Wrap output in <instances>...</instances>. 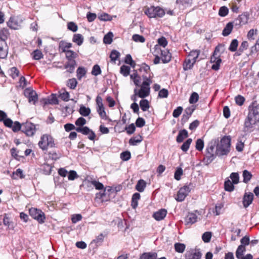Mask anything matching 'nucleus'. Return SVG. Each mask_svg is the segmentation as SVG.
Returning a JSON list of instances; mask_svg holds the SVG:
<instances>
[{
  "mask_svg": "<svg viewBox=\"0 0 259 259\" xmlns=\"http://www.w3.org/2000/svg\"><path fill=\"white\" fill-rule=\"evenodd\" d=\"M157 42L158 45H155L154 47V53L156 57L154 60V63L155 64L167 63L171 59V54L167 50H161L159 46L165 48L167 45V41L164 37L162 36L158 39Z\"/></svg>",
  "mask_w": 259,
  "mask_h": 259,
  "instance_id": "f257e3e1",
  "label": "nucleus"
},
{
  "mask_svg": "<svg viewBox=\"0 0 259 259\" xmlns=\"http://www.w3.org/2000/svg\"><path fill=\"white\" fill-rule=\"evenodd\" d=\"M259 122V105L252 108L249 112L245 121V126L248 128L253 127Z\"/></svg>",
  "mask_w": 259,
  "mask_h": 259,
  "instance_id": "f03ea898",
  "label": "nucleus"
},
{
  "mask_svg": "<svg viewBox=\"0 0 259 259\" xmlns=\"http://www.w3.org/2000/svg\"><path fill=\"white\" fill-rule=\"evenodd\" d=\"M144 81L141 85L140 89H135L134 93L135 95L141 98H145L149 96L150 91V84L152 83L151 80L143 75Z\"/></svg>",
  "mask_w": 259,
  "mask_h": 259,
  "instance_id": "7ed1b4c3",
  "label": "nucleus"
},
{
  "mask_svg": "<svg viewBox=\"0 0 259 259\" xmlns=\"http://www.w3.org/2000/svg\"><path fill=\"white\" fill-rule=\"evenodd\" d=\"M231 139L229 137H223L217 144V152L218 155H226L230 151Z\"/></svg>",
  "mask_w": 259,
  "mask_h": 259,
  "instance_id": "20e7f679",
  "label": "nucleus"
},
{
  "mask_svg": "<svg viewBox=\"0 0 259 259\" xmlns=\"http://www.w3.org/2000/svg\"><path fill=\"white\" fill-rule=\"evenodd\" d=\"M39 147L43 151L47 150L49 148L55 147L53 138L50 135L44 134L40 137L38 143Z\"/></svg>",
  "mask_w": 259,
  "mask_h": 259,
  "instance_id": "39448f33",
  "label": "nucleus"
},
{
  "mask_svg": "<svg viewBox=\"0 0 259 259\" xmlns=\"http://www.w3.org/2000/svg\"><path fill=\"white\" fill-rule=\"evenodd\" d=\"M144 13L150 18H161L165 15L163 9L159 7L154 6L145 8Z\"/></svg>",
  "mask_w": 259,
  "mask_h": 259,
  "instance_id": "423d86ee",
  "label": "nucleus"
},
{
  "mask_svg": "<svg viewBox=\"0 0 259 259\" xmlns=\"http://www.w3.org/2000/svg\"><path fill=\"white\" fill-rule=\"evenodd\" d=\"M200 51L198 50L191 51L185 60V65H194L195 63H198L201 59L199 58Z\"/></svg>",
  "mask_w": 259,
  "mask_h": 259,
  "instance_id": "0eeeda50",
  "label": "nucleus"
},
{
  "mask_svg": "<svg viewBox=\"0 0 259 259\" xmlns=\"http://www.w3.org/2000/svg\"><path fill=\"white\" fill-rule=\"evenodd\" d=\"M224 45L220 44L217 46L212 55L210 58V63L213 65H220L222 63V59L220 56V52L224 50Z\"/></svg>",
  "mask_w": 259,
  "mask_h": 259,
  "instance_id": "6e6552de",
  "label": "nucleus"
},
{
  "mask_svg": "<svg viewBox=\"0 0 259 259\" xmlns=\"http://www.w3.org/2000/svg\"><path fill=\"white\" fill-rule=\"evenodd\" d=\"M96 109L99 116L102 119H107V116L105 112V107L103 103V100L101 97L98 96L96 99Z\"/></svg>",
  "mask_w": 259,
  "mask_h": 259,
  "instance_id": "1a4fd4ad",
  "label": "nucleus"
},
{
  "mask_svg": "<svg viewBox=\"0 0 259 259\" xmlns=\"http://www.w3.org/2000/svg\"><path fill=\"white\" fill-rule=\"evenodd\" d=\"M30 215L35 220H36L39 223H43L45 220L44 213L40 210L35 208H31L29 209Z\"/></svg>",
  "mask_w": 259,
  "mask_h": 259,
  "instance_id": "9d476101",
  "label": "nucleus"
},
{
  "mask_svg": "<svg viewBox=\"0 0 259 259\" xmlns=\"http://www.w3.org/2000/svg\"><path fill=\"white\" fill-rule=\"evenodd\" d=\"M25 96L28 98V101L30 103L35 104L38 100L37 95L35 91L30 88L25 90L24 92Z\"/></svg>",
  "mask_w": 259,
  "mask_h": 259,
  "instance_id": "9b49d317",
  "label": "nucleus"
},
{
  "mask_svg": "<svg viewBox=\"0 0 259 259\" xmlns=\"http://www.w3.org/2000/svg\"><path fill=\"white\" fill-rule=\"evenodd\" d=\"M23 20L18 17H11L8 22V26L14 29H18L21 27Z\"/></svg>",
  "mask_w": 259,
  "mask_h": 259,
  "instance_id": "f8f14e48",
  "label": "nucleus"
},
{
  "mask_svg": "<svg viewBox=\"0 0 259 259\" xmlns=\"http://www.w3.org/2000/svg\"><path fill=\"white\" fill-rule=\"evenodd\" d=\"M111 191H112V189L110 187L106 188L103 192L97 193L96 198L99 199L101 202L107 201L110 199Z\"/></svg>",
  "mask_w": 259,
  "mask_h": 259,
  "instance_id": "ddd939ff",
  "label": "nucleus"
},
{
  "mask_svg": "<svg viewBox=\"0 0 259 259\" xmlns=\"http://www.w3.org/2000/svg\"><path fill=\"white\" fill-rule=\"evenodd\" d=\"M22 131L28 136H32L35 131V125L31 122H26L22 125Z\"/></svg>",
  "mask_w": 259,
  "mask_h": 259,
  "instance_id": "4468645a",
  "label": "nucleus"
},
{
  "mask_svg": "<svg viewBox=\"0 0 259 259\" xmlns=\"http://www.w3.org/2000/svg\"><path fill=\"white\" fill-rule=\"evenodd\" d=\"M190 192V189L189 187L187 186H184V187H182L178 192L176 199L178 201H183Z\"/></svg>",
  "mask_w": 259,
  "mask_h": 259,
  "instance_id": "2eb2a0df",
  "label": "nucleus"
},
{
  "mask_svg": "<svg viewBox=\"0 0 259 259\" xmlns=\"http://www.w3.org/2000/svg\"><path fill=\"white\" fill-rule=\"evenodd\" d=\"M57 68L59 69V71L62 74L65 76H69L70 73L74 71V66H57Z\"/></svg>",
  "mask_w": 259,
  "mask_h": 259,
  "instance_id": "dca6fc26",
  "label": "nucleus"
},
{
  "mask_svg": "<svg viewBox=\"0 0 259 259\" xmlns=\"http://www.w3.org/2000/svg\"><path fill=\"white\" fill-rule=\"evenodd\" d=\"M253 195L252 193H245L243 200V204L244 207H247L252 202Z\"/></svg>",
  "mask_w": 259,
  "mask_h": 259,
  "instance_id": "f3484780",
  "label": "nucleus"
},
{
  "mask_svg": "<svg viewBox=\"0 0 259 259\" xmlns=\"http://www.w3.org/2000/svg\"><path fill=\"white\" fill-rule=\"evenodd\" d=\"M72 44L70 42H68L64 40H61L59 44V49L62 52L66 53L67 51H70L68 49L72 47Z\"/></svg>",
  "mask_w": 259,
  "mask_h": 259,
  "instance_id": "a211bd4d",
  "label": "nucleus"
},
{
  "mask_svg": "<svg viewBox=\"0 0 259 259\" xmlns=\"http://www.w3.org/2000/svg\"><path fill=\"white\" fill-rule=\"evenodd\" d=\"M167 210L165 209H161L155 212L153 215V218L158 221L163 220L166 215Z\"/></svg>",
  "mask_w": 259,
  "mask_h": 259,
  "instance_id": "6ab92c4d",
  "label": "nucleus"
},
{
  "mask_svg": "<svg viewBox=\"0 0 259 259\" xmlns=\"http://www.w3.org/2000/svg\"><path fill=\"white\" fill-rule=\"evenodd\" d=\"M8 54V48L5 41L0 40V58H4Z\"/></svg>",
  "mask_w": 259,
  "mask_h": 259,
  "instance_id": "aec40b11",
  "label": "nucleus"
},
{
  "mask_svg": "<svg viewBox=\"0 0 259 259\" xmlns=\"http://www.w3.org/2000/svg\"><path fill=\"white\" fill-rule=\"evenodd\" d=\"M197 220V216L195 213L190 212L185 218V222L187 225L192 224Z\"/></svg>",
  "mask_w": 259,
  "mask_h": 259,
  "instance_id": "412c9836",
  "label": "nucleus"
},
{
  "mask_svg": "<svg viewBox=\"0 0 259 259\" xmlns=\"http://www.w3.org/2000/svg\"><path fill=\"white\" fill-rule=\"evenodd\" d=\"M65 54L66 58L70 62V65H73L76 63L74 59L77 57V54L75 52L70 50L67 51Z\"/></svg>",
  "mask_w": 259,
  "mask_h": 259,
  "instance_id": "4be33fe9",
  "label": "nucleus"
},
{
  "mask_svg": "<svg viewBox=\"0 0 259 259\" xmlns=\"http://www.w3.org/2000/svg\"><path fill=\"white\" fill-rule=\"evenodd\" d=\"M202 253L199 250H195L188 253L186 255V259H200Z\"/></svg>",
  "mask_w": 259,
  "mask_h": 259,
  "instance_id": "5701e85b",
  "label": "nucleus"
},
{
  "mask_svg": "<svg viewBox=\"0 0 259 259\" xmlns=\"http://www.w3.org/2000/svg\"><path fill=\"white\" fill-rule=\"evenodd\" d=\"M72 41L77 45L80 46L83 41V37L80 34H75L73 35Z\"/></svg>",
  "mask_w": 259,
  "mask_h": 259,
  "instance_id": "b1692460",
  "label": "nucleus"
},
{
  "mask_svg": "<svg viewBox=\"0 0 259 259\" xmlns=\"http://www.w3.org/2000/svg\"><path fill=\"white\" fill-rule=\"evenodd\" d=\"M188 136V132L186 130H183L181 131L177 138V141L179 143L182 142Z\"/></svg>",
  "mask_w": 259,
  "mask_h": 259,
  "instance_id": "393cba45",
  "label": "nucleus"
},
{
  "mask_svg": "<svg viewBox=\"0 0 259 259\" xmlns=\"http://www.w3.org/2000/svg\"><path fill=\"white\" fill-rule=\"evenodd\" d=\"M246 251V248L243 245H240L236 251V257L238 259H240L242 256L243 253Z\"/></svg>",
  "mask_w": 259,
  "mask_h": 259,
  "instance_id": "a878e982",
  "label": "nucleus"
},
{
  "mask_svg": "<svg viewBox=\"0 0 259 259\" xmlns=\"http://www.w3.org/2000/svg\"><path fill=\"white\" fill-rule=\"evenodd\" d=\"M233 28V25L232 22L228 23L223 31V35L227 36L231 32Z\"/></svg>",
  "mask_w": 259,
  "mask_h": 259,
  "instance_id": "bb28decb",
  "label": "nucleus"
},
{
  "mask_svg": "<svg viewBox=\"0 0 259 259\" xmlns=\"http://www.w3.org/2000/svg\"><path fill=\"white\" fill-rule=\"evenodd\" d=\"M146 183L143 180H140L138 182L136 186V189L139 192L144 191L146 187Z\"/></svg>",
  "mask_w": 259,
  "mask_h": 259,
  "instance_id": "cd10ccee",
  "label": "nucleus"
},
{
  "mask_svg": "<svg viewBox=\"0 0 259 259\" xmlns=\"http://www.w3.org/2000/svg\"><path fill=\"white\" fill-rule=\"evenodd\" d=\"M140 198V195L139 193H135L132 197V206L134 208H136L138 204V200Z\"/></svg>",
  "mask_w": 259,
  "mask_h": 259,
  "instance_id": "c85d7f7f",
  "label": "nucleus"
},
{
  "mask_svg": "<svg viewBox=\"0 0 259 259\" xmlns=\"http://www.w3.org/2000/svg\"><path fill=\"white\" fill-rule=\"evenodd\" d=\"M79 113L84 116H87L91 113V110L89 108L81 105L79 108Z\"/></svg>",
  "mask_w": 259,
  "mask_h": 259,
  "instance_id": "c756f323",
  "label": "nucleus"
},
{
  "mask_svg": "<svg viewBox=\"0 0 259 259\" xmlns=\"http://www.w3.org/2000/svg\"><path fill=\"white\" fill-rule=\"evenodd\" d=\"M140 106L141 109L144 111H147L149 109V107H150L149 103L148 101V100H147L146 99L142 100L140 101Z\"/></svg>",
  "mask_w": 259,
  "mask_h": 259,
  "instance_id": "7c9ffc66",
  "label": "nucleus"
},
{
  "mask_svg": "<svg viewBox=\"0 0 259 259\" xmlns=\"http://www.w3.org/2000/svg\"><path fill=\"white\" fill-rule=\"evenodd\" d=\"M156 253H144L140 257V259H156Z\"/></svg>",
  "mask_w": 259,
  "mask_h": 259,
  "instance_id": "2f4dec72",
  "label": "nucleus"
},
{
  "mask_svg": "<svg viewBox=\"0 0 259 259\" xmlns=\"http://www.w3.org/2000/svg\"><path fill=\"white\" fill-rule=\"evenodd\" d=\"M113 37V34L111 32H108L105 35L103 41L105 44H110L112 42V38Z\"/></svg>",
  "mask_w": 259,
  "mask_h": 259,
  "instance_id": "473e14b6",
  "label": "nucleus"
},
{
  "mask_svg": "<svg viewBox=\"0 0 259 259\" xmlns=\"http://www.w3.org/2000/svg\"><path fill=\"white\" fill-rule=\"evenodd\" d=\"M185 248V245L183 243H176L175 244V250L178 252L183 253L184 251Z\"/></svg>",
  "mask_w": 259,
  "mask_h": 259,
  "instance_id": "72a5a7b5",
  "label": "nucleus"
},
{
  "mask_svg": "<svg viewBox=\"0 0 259 259\" xmlns=\"http://www.w3.org/2000/svg\"><path fill=\"white\" fill-rule=\"evenodd\" d=\"M77 76L78 79H81V78L84 76L86 74V70L84 68L82 67H79L76 71Z\"/></svg>",
  "mask_w": 259,
  "mask_h": 259,
  "instance_id": "f704fd0d",
  "label": "nucleus"
},
{
  "mask_svg": "<svg viewBox=\"0 0 259 259\" xmlns=\"http://www.w3.org/2000/svg\"><path fill=\"white\" fill-rule=\"evenodd\" d=\"M234 189L233 183L228 180L225 182V189L226 191L231 192Z\"/></svg>",
  "mask_w": 259,
  "mask_h": 259,
  "instance_id": "c9c22d12",
  "label": "nucleus"
},
{
  "mask_svg": "<svg viewBox=\"0 0 259 259\" xmlns=\"http://www.w3.org/2000/svg\"><path fill=\"white\" fill-rule=\"evenodd\" d=\"M131 78L134 81V82L136 85H139L141 82V79L136 72L131 74Z\"/></svg>",
  "mask_w": 259,
  "mask_h": 259,
  "instance_id": "e433bc0d",
  "label": "nucleus"
},
{
  "mask_svg": "<svg viewBox=\"0 0 259 259\" xmlns=\"http://www.w3.org/2000/svg\"><path fill=\"white\" fill-rule=\"evenodd\" d=\"M248 18L246 15H241L238 17V20L239 21V24L243 25L247 23Z\"/></svg>",
  "mask_w": 259,
  "mask_h": 259,
  "instance_id": "4c0bfd02",
  "label": "nucleus"
},
{
  "mask_svg": "<svg viewBox=\"0 0 259 259\" xmlns=\"http://www.w3.org/2000/svg\"><path fill=\"white\" fill-rule=\"evenodd\" d=\"M91 130L87 126L78 127L76 128V131L78 132L81 133L83 135H87L89 132H91Z\"/></svg>",
  "mask_w": 259,
  "mask_h": 259,
  "instance_id": "58836bf2",
  "label": "nucleus"
},
{
  "mask_svg": "<svg viewBox=\"0 0 259 259\" xmlns=\"http://www.w3.org/2000/svg\"><path fill=\"white\" fill-rule=\"evenodd\" d=\"M198 99H199L198 94L196 92H193L191 94L189 101L190 104H194L198 101Z\"/></svg>",
  "mask_w": 259,
  "mask_h": 259,
  "instance_id": "ea45409f",
  "label": "nucleus"
},
{
  "mask_svg": "<svg viewBox=\"0 0 259 259\" xmlns=\"http://www.w3.org/2000/svg\"><path fill=\"white\" fill-rule=\"evenodd\" d=\"M12 178L14 179H17L18 178H23L24 175L23 174V171L20 168L17 169V170L15 172H13Z\"/></svg>",
  "mask_w": 259,
  "mask_h": 259,
  "instance_id": "a19ab883",
  "label": "nucleus"
},
{
  "mask_svg": "<svg viewBox=\"0 0 259 259\" xmlns=\"http://www.w3.org/2000/svg\"><path fill=\"white\" fill-rule=\"evenodd\" d=\"M212 234L210 232H206L203 234L202 239L204 242L207 243L210 241Z\"/></svg>",
  "mask_w": 259,
  "mask_h": 259,
  "instance_id": "79ce46f5",
  "label": "nucleus"
},
{
  "mask_svg": "<svg viewBox=\"0 0 259 259\" xmlns=\"http://www.w3.org/2000/svg\"><path fill=\"white\" fill-rule=\"evenodd\" d=\"M250 74L259 77V66H251Z\"/></svg>",
  "mask_w": 259,
  "mask_h": 259,
  "instance_id": "37998d69",
  "label": "nucleus"
},
{
  "mask_svg": "<svg viewBox=\"0 0 259 259\" xmlns=\"http://www.w3.org/2000/svg\"><path fill=\"white\" fill-rule=\"evenodd\" d=\"M238 46V40L236 39H233L230 45L229 50L231 52H234L236 50Z\"/></svg>",
  "mask_w": 259,
  "mask_h": 259,
  "instance_id": "c03bdc74",
  "label": "nucleus"
},
{
  "mask_svg": "<svg viewBox=\"0 0 259 259\" xmlns=\"http://www.w3.org/2000/svg\"><path fill=\"white\" fill-rule=\"evenodd\" d=\"M243 182H248L251 178L252 175L250 172L247 170H244L243 172Z\"/></svg>",
  "mask_w": 259,
  "mask_h": 259,
  "instance_id": "a18cd8bd",
  "label": "nucleus"
},
{
  "mask_svg": "<svg viewBox=\"0 0 259 259\" xmlns=\"http://www.w3.org/2000/svg\"><path fill=\"white\" fill-rule=\"evenodd\" d=\"M229 10L226 6L221 7L219 11V15L221 17H225L228 14Z\"/></svg>",
  "mask_w": 259,
  "mask_h": 259,
  "instance_id": "49530a36",
  "label": "nucleus"
},
{
  "mask_svg": "<svg viewBox=\"0 0 259 259\" xmlns=\"http://www.w3.org/2000/svg\"><path fill=\"white\" fill-rule=\"evenodd\" d=\"M120 53L116 50H113L110 54V57L111 61L115 62L119 57Z\"/></svg>",
  "mask_w": 259,
  "mask_h": 259,
  "instance_id": "de8ad7c7",
  "label": "nucleus"
},
{
  "mask_svg": "<svg viewBox=\"0 0 259 259\" xmlns=\"http://www.w3.org/2000/svg\"><path fill=\"white\" fill-rule=\"evenodd\" d=\"M192 140L191 139H188L185 143H184V144L182 145V146H181V149L184 151V152H186L189 147H190V145L191 144V143H192Z\"/></svg>",
  "mask_w": 259,
  "mask_h": 259,
  "instance_id": "09e8293b",
  "label": "nucleus"
},
{
  "mask_svg": "<svg viewBox=\"0 0 259 259\" xmlns=\"http://www.w3.org/2000/svg\"><path fill=\"white\" fill-rule=\"evenodd\" d=\"M230 179L232 180L234 184H237L239 182V174L237 172H233L231 174Z\"/></svg>",
  "mask_w": 259,
  "mask_h": 259,
  "instance_id": "8fccbe9b",
  "label": "nucleus"
},
{
  "mask_svg": "<svg viewBox=\"0 0 259 259\" xmlns=\"http://www.w3.org/2000/svg\"><path fill=\"white\" fill-rule=\"evenodd\" d=\"M77 84V82L75 78L70 79L67 82V86L71 89H74L76 88Z\"/></svg>",
  "mask_w": 259,
  "mask_h": 259,
  "instance_id": "3c124183",
  "label": "nucleus"
},
{
  "mask_svg": "<svg viewBox=\"0 0 259 259\" xmlns=\"http://www.w3.org/2000/svg\"><path fill=\"white\" fill-rule=\"evenodd\" d=\"M32 56L35 60H39L42 57V54L40 51L36 50L32 53Z\"/></svg>",
  "mask_w": 259,
  "mask_h": 259,
  "instance_id": "603ef678",
  "label": "nucleus"
},
{
  "mask_svg": "<svg viewBox=\"0 0 259 259\" xmlns=\"http://www.w3.org/2000/svg\"><path fill=\"white\" fill-rule=\"evenodd\" d=\"M130 71V67L128 66H121L120 68V72L124 76H127Z\"/></svg>",
  "mask_w": 259,
  "mask_h": 259,
  "instance_id": "864d4df0",
  "label": "nucleus"
},
{
  "mask_svg": "<svg viewBox=\"0 0 259 259\" xmlns=\"http://www.w3.org/2000/svg\"><path fill=\"white\" fill-rule=\"evenodd\" d=\"M183 171L182 168L178 167L175 173V179L178 181L181 179V177L183 175Z\"/></svg>",
  "mask_w": 259,
  "mask_h": 259,
  "instance_id": "5fc2aeb1",
  "label": "nucleus"
},
{
  "mask_svg": "<svg viewBox=\"0 0 259 259\" xmlns=\"http://www.w3.org/2000/svg\"><path fill=\"white\" fill-rule=\"evenodd\" d=\"M132 38L133 40L136 42H144L145 41V38L143 36L139 34H134Z\"/></svg>",
  "mask_w": 259,
  "mask_h": 259,
  "instance_id": "6e6d98bb",
  "label": "nucleus"
},
{
  "mask_svg": "<svg viewBox=\"0 0 259 259\" xmlns=\"http://www.w3.org/2000/svg\"><path fill=\"white\" fill-rule=\"evenodd\" d=\"M8 35V31L6 29L0 30V40H4L6 39Z\"/></svg>",
  "mask_w": 259,
  "mask_h": 259,
  "instance_id": "4d7b16f0",
  "label": "nucleus"
},
{
  "mask_svg": "<svg viewBox=\"0 0 259 259\" xmlns=\"http://www.w3.org/2000/svg\"><path fill=\"white\" fill-rule=\"evenodd\" d=\"M44 103L45 104H56L58 103V101H57V99L56 98V97L53 95H52V97H51V99H49V100H44Z\"/></svg>",
  "mask_w": 259,
  "mask_h": 259,
  "instance_id": "13d9d810",
  "label": "nucleus"
},
{
  "mask_svg": "<svg viewBox=\"0 0 259 259\" xmlns=\"http://www.w3.org/2000/svg\"><path fill=\"white\" fill-rule=\"evenodd\" d=\"M60 93V97L64 101H67L69 98V93L65 91H62Z\"/></svg>",
  "mask_w": 259,
  "mask_h": 259,
  "instance_id": "bf43d9fd",
  "label": "nucleus"
},
{
  "mask_svg": "<svg viewBox=\"0 0 259 259\" xmlns=\"http://www.w3.org/2000/svg\"><path fill=\"white\" fill-rule=\"evenodd\" d=\"M204 147V142L202 140L199 139L197 140L196 143V148L199 151H201Z\"/></svg>",
  "mask_w": 259,
  "mask_h": 259,
  "instance_id": "052dcab7",
  "label": "nucleus"
},
{
  "mask_svg": "<svg viewBox=\"0 0 259 259\" xmlns=\"http://www.w3.org/2000/svg\"><path fill=\"white\" fill-rule=\"evenodd\" d=\"M68 174V179L70 181H73L78 177L76 172L74 170H70Z\"/></svg>",
  "mask_w": 259,
  "mask_h": 259,
  "instance_id": "680f3d73",
  "label": "nucleus"
},
{
  "mask_svg": "<svg viewBox=\"0 0 259 259\" xmlns=\"http://www.w3.org/2000/svg\"><path fill=\"white\" fill-rule=\"evenodd\" d=\"M235 100L236 103L239 106L242 105L245 101L244 98L241 95L236 96Z\"/></svg>",
  "mask_w": 259,
  "mask_h": 259,
  "instance_id": "e2e57ef3",
  "label": "nucleus"
},
{
  "mask_svg": "<svg viewBox=\"0 0 259 259\" xmlns=\"http://www.w3.org/2000/svg\"><path fill=\"white\" fill-rule=\"evenodd\" d=\"M68 29L73 32H76L77 30L78 27L77 25L74 22H70L67 24Z\"/></svg>",
  "mask_w": 259,
  "mask_h": 259,
  "instance_id": "0e129e2a",
  "label": "nucleus"
},
{
  "mask_svg": "<svg viewBox=\"0 0 259 259\" xmlns=\"http://www.w3.org/2000/svg\"><path fill=\"white\" fill-rule=\"evenodd\" d=\"M120 158L124 161H127L131 158V153L128 151L122 152L120 154Z\"/></svg>",
  "mask_w": 259,
  "mask_h": 259,
  "instance_id": "69168bd1",
  "label": "nucleus"
},
{
  "mask_svg": "<svg viewBox=\"0 0 259 259\" xmlns=\"http://www.w3.org/2000/svg\"><path fill=\"white\" fill-rule=\"evenodd\" d=\"M124 63L128 65H135V62L133 60L131 55L127 54L126 55L124 59Z\"/></svg>",
  "mask_w": 259,
  "mask_h": 259,
  "instance_id": "338daca9",
  "label": "nucleus"
},
{
  "mask_svg": "<svg viewBox=\"0 0 259 259\" xmlns=\"http://www.w3.org/2000/svg\"><path fill=\"white\" fill-rule=\"evenodd\" d=\"M87 123L86 120L83 117L78 118L75 121V124L77 126H83Z\"/></svg>",
  "mask_w": 259,
  "mask_h": 259,
  "instance_id": "774afa93",
  "label": "nucleus"
}]
</instances>
